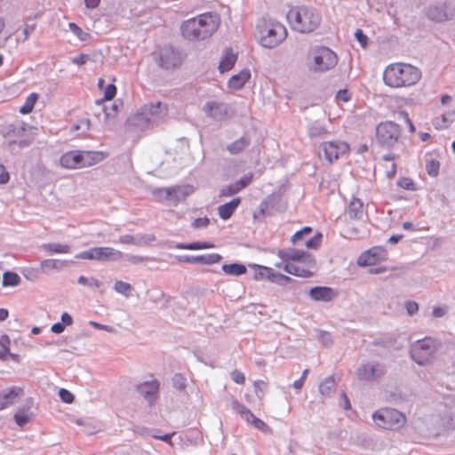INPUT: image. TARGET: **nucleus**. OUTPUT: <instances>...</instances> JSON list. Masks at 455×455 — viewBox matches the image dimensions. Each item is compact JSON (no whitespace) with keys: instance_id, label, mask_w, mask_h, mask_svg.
I'll list each match as a JSON object with an SVG mask.
<instances>
[{"instance_id":"5fc2aeb1","label":"nucleus","mask_w":455,"mask_h":455,"mask_svg":"<svg viewBox=\"0 0 455 455\" xmlns=\"http://www.w3.org/2000/svg\"><path fill=\"white\" fill-rule=\"evenodd\" d=\"M253 175L251 173L244 176L243 179L235 183L239 191L246 188L252 181Z\"/></svg>"},{"instance_id":"774afa93","label":"nucleus","mask_w":455,"mask_h":455,"mask_svg":"<svg viewBox=\"0 0 455 455\" xmlns=\"http://www.w3.org/2000/svg\"><path fill=\"white\" fill-rule=\"evenodd\" d=\"M337 99L343 102H347L350 100V95L347 90H339L337 93Z\"/></svg>"},{"instance_id":"473e14b6","label":"nucleus","mask_w":455,"mask_h":455,"mask_svg":"<svg viewBox=\"0 0 455 455\" xmlns=\"http://www.w3.org/2000/svg\"><path fill=\"white\" fill-rule=\"evenodd\" d=\"M426 170L429 176L436 177L438 175L439 170H440L439 160L432 157L431 156H427Z\"/></svg>"},{"instance_id":"f8f14e48","label":"nucleus","mask_w":455,"mask_h":455,"mask_svg":"<svg viewBox=\"0 0 455 455\" xmlns=\"http://www.w3.org/2000/svg\"><path fill=\"white\" fill-rule=\"evenodd\" d=\"M184 60V55L179 50L173 47H164L160 51L158 65L166 70H174L181 67Z\"/></svg>"},{"instance_id":"f03ea898","label":"nucleus","mask_w":455,"mask_h":455,"mask_svg":"<svg viewBox=\"0 0 455 455\" xmlns=\"http://www.w3.org/2000/svg\"><path fill=\"white\" fill-rule=\"evenodd\" d=\"M220 25V16L215 12H208L185 20L180 29L182 36L188 40H204L211 37Z\"/></svg>"},{"instance_id":"ddd939ff","label":"nucleus","mask_w":455,"mask_h":455,"mask_svg":"<svg viewBox=\"0 0 455 455\" xmlns=\"http://www.w3.org/2000/svg\"><path fill=\"white\" fill-rule=\"evenodd\" d=\"M412 359L422 365L428 363L434 354V341L431 339H424L415 342L411 350Z\"/></svg>"},{"instance_id":"f3484780","label":"nucleus","mask_w":455,"mask_h":455,"mask_svg":"<svg viewBox=\"0 0 455 455\" xmlns=\"http://www.w3.org/2000/svg\"><path fill=\"white\" fill-rule=\"evenodd\" d=\"M137 390L140 395L150 402L157 397L159 392V382L157 380L146 381L138 385Z\"/></svg>"},{"instance_id":"37998d69","label":"nucleus","mask_w":455,"mask_h":455,"mask_svg":"<svg viewBox=\"0 0 455 455\" xmlns=\"http://www.w3.org/2000/svg\"><path fill=\"white\" fill-rule=\"evenodd\" d=\"M312 232V228L310 227H305L302 229L297 231L292 236H291V242L293 244L299 243L303 236L305 235H309Z\"/></svg>"},{"instance_id":"2f4dec72","label":"nucleus","mask_w":455,"mask_h":455,"mask_svg":"<svg viewBox=\"0 0 455 455\" xmlns=\"http://www.w3.org/2000/svg\"><path fill=\"white\" fill-rule=\"evenodd\" d=\"M249 145V140L246 138H240L231 144L228 145V150L232 155H236L244 150V148Z\"/></svg>"},{"instance_id":"8fccbe9b","label":"nucleus","mask_w":455,"mask_h":455,"mask_svg":"<svg viewBox=\"0 0 455 455\" xmlns=\"http://www.w3.org/2000/svg\"><path fill=\"white\" fill-rule=\"evenodd\" d=\"M174 387L179 390H184L186 388V378L181 374H176L172 379Z\"/></svg>"},{"instance_id":"9b49d317","label":"nucleus","mask_w":455,"mask_h":455,"mask_svg":"<svg viewBox=\"0 0 455 455\" xmlns=\"http://www.w3.org/2000/svg\"><path fill=\"white\" fill-rule=\"evenodd\" d=\"M123 252L112 247H93L76 255L80 259L115 260L123 258Z\"/></svg>"},{"instance_id":"338daca9","label":"nucleus","mask_w":455,"mask_h":455,"mask_svg":"<svg viewBox=\"0 0 455 455\" xmlns=\"http://www.w3.org/2000/svg\"><path fill=\"white\" fill-rule=\"evenodd\" d=\"M234 408L243 418L246 415L247 411H250L248 408H246L243 404L239 403L238 402L234 403Z\"/></svg>"},{"instance_id":"6e6d98bb","label":"nucleus","mask_w":455,"mask_h":455,"mask_svg":"<svg viewBox=\"0 0 455 455\" xmlns=\"http://www.w3.org/2000/svg\"><path fill=\"white\" fill-rule=\"evenodd\" d=\"M210 224V220L207 217L203 218H197L196 219L193 223L192 227L194 228H206Z\"/></svg>"},{"instance_id":"bf43d9fd","label":"nucleus","mask_w":455,"mask_h":455,"mask_svg":"<svg viewBox=\"0 0 455 455\" xmlns=\"http://www.w3.org/2000/svg\"><path fill=\"white\" fill-rule=\"evenodd\" d=\"M399 116L404 120V122L408 124L409 132L411 133H414L416 131V128L411 122L409 114L406 111H402L399 113Z\"/></svg>"},{"instance_id":"de8ad7c7","label":"nucleus","mask_w":455,"mask_h":455,"mask_svg":"<svg viewBox=\"0 0 455 455\" xmlns=\"http://www.w3.org/2000/svg\"><path fill=\"white\" fill-rule=\"evenodd\" d=\"M114 288L116 291L121 294H127L132 290L131 284L123 281H116Z\"/></svg>"},{"instance_id":"9d476101","label":"nucleus","mask_w":455,"mask_h":455,"mask_svg":"<svg viewBox=\"0 0 455 455\" xmlns=\"http://www.w3.org/2000/svg\"><path fill=\"white\" fill-rule=\"evenodd\" d=\"M319 148L320 157L323 156L329 164L336 162L350 150L348 143L342 140L323 141L320 144Z\"/></svg>"},{"instance_id":"c9c22d12","label":"nucleus","mask_w":455,"mask_h":455,"mask_svg":"<svg viewBox=\"0 0 455 455\" xmlns=\"http://www.w3.org/2000/svg\"><path fill=\"white\" fill-rule=\"evenodd\" d=\"M10 344H11V340L7 335H2L0 337V346H1L0 359L1 360L7 359V356L10 354L9 353L10 352V349H9Z\"/></svg>"},{"instance_id":"a211bd4d","label":"nucleus","mask_w":455,"mask_h":455,"mask_svg":"<svg viewBox=\"0 0 455 455\" xmlns=\"http://www.w3.org/2000/svg\"><path fill=\"white\" fill-rule=\"evenodd\" d=\"M142 115L146 117H153V116H164L168 113V108L166 105L162 104V102L157 101L156 103H148L145 104L141 109Z\"/></svg>"},{"instance_id":"dca6fc26","label":"nucleus","mask_w":455,"mask_h":455,"mask_svg":"<svg viewBox=\"0 0 455 455\" xmlns=\"http://www.w3.org/2000/svg\"><path fill=\"white\" fill-rule=\"evenodd\" d=\"M309 298L317 302H330L338 296V291L328 286H315L308 291Z\"/></svg>"},{"instance_id":"0eeeda50","label":"nucleus","mask_w":455,"mask_h":455,"mask_svg":"<svg viewBox=\"0 0 455 455\" xmlns=\"http://www.w3.org/2000/svg\"><path fill=\"white\" fill-rule=\"evenodd\" d=\"M376 141L381 148H393L402 139V127L393 121L380 122L376 126Z\"/></svg>"},{"instance_id":"c756f323","label":"nucleus","mask_w":455,"mask_h":455,"mask_svg":"<svg viewBox=\"0 0 455 455\" xmlns=\"http://www.w3.org/2000/svg\"><path fill=\"white\" fill-rule=\"evenodd\" d=\"M39 95L36 92L30 93L25 100L24 104L20 108V113L22 115L30 114L36 103L37 102Z\"/></svg>"},{"instance_id":"7ed1b4c3","label":"nucleus","mask_w":455,"mask_h":455,"mask_svg":"<svg viewBox=\"0 0 455 455\" xmlns=\"http://www.w3.org/2000/svg\"><path fill=\"white\" fill-rule=\"evenodd\" d=\"M421 78V71L408 63L395 62L386 67L383 71L384 84L390 88L409 87Z\"/></svg>"},{"instance_id":"423d86ee","label":"nucleus","mask_w":455,"mask_h":455,"mask_svg":"<svg viewBox=\"0 0 455 455\" xmlns=\"http://www.w3.org/2000/svg\"><path fill=\"white\" fill-rule=\"evenodd\" d=\"M105 156L100 151L70 150L60 156V164L65 169H82L97 164Z\"/></svg>"},{"instance_id":"bb28decb","label":"nucleus","mask_w":455,"mask_h":455,"mask_svg":"<svg viewBox=\"0 0 455 455\" xmlns=\"http://www.w3.org/2000/svg\"><path fill=\"white\" fill-rule=\"evenodd\" d=\"M347 214L350 219H361L363 215V204L361 200L353 199L347 209Z\"/></svg>"},{"instance_id":"e433bc0d","label":"nucleus","mask_w":455,"mask_h":455,"mask_svg":"<svg viewBox=\"0 0 455 455\" xmlns=\"http://www.w3.org/2000/svg\"><path fill=\"white\" fill-rule=\"evenodd\" d=\"M20 281V276L14 272H5L3 275L4 286H15L19 284Z\"/></svg>"},{"instance_id":"20e7f679","label":"nucleus","mask_w":455,"mask_h":455,"mask_svg":"<svg viewBox=\"0 0 455 455\" xmlns=\"http://www.w3.org/2000/svg\"><path fill=\"white\" fill-rule=\"evenodd\" d=\"M287 35L285 26L276 20L262 18L256 24L255 38L265 48L271 49L279 45Z\"/></svg>"},{"instance_id":"2eb2a0df","label":"nucleus","mask_w":455,"mask_h":455,"mask_svg":"<svg viewBox=\"0 0 455 455\" xmlns=\"http://www.w3.org/2000/svg\"><path fill=\"white\" fill-rule=\"evenodd\" d=\"M385 374V369L379 363H365L356 371V377L360 380L372 381L381 378Z\"/></svg>"},{"instance_id":"13d9d810","label":"nucleus","mask_w":455,"mask_h":455,"mask_svg":"<svg viewBox=\"0 0 455 455\" xmlns=\"http://www.w3.org/2000/svg\"><path fill=\"white\" fill-rule=\"evenodd\" d=\"M251 426H253L255 428L264 432L267 433L270 431V428L267 427V425L260 419L256 418L255 420L252 422Z\"/></svg>"},{"instance_id":"f704fd0d","label":"nucleus","mask_w":455,"mask_h":455,"mask_svg":"<svg viewBox=\"0 0 455 455\" xmlns=\"http://www.w3.org/2000/svg\"><path fill=\"white\" fill-rule=\"evenodd\" d=\"M196 263L201 264H214L221 259V256L218 253H210L205 255L196 256Z\"/></svg>"},{"instance_id":"09e8293b","label":"nucleus","mask_w":455,"mask_h":455,"mask_svg":"<svg viewBox=\"0 0 455 455\" xmlns=\"http://www.w3.org/2000/svg\"><path fill=\"white\" fill-rule=\"evenodd\" d=\"M259 274L262 277H265V278L268 279L269 281L273 282V279L275 278L276 272L271 267L261 266V267H259Z\"/></svg>"},{"instance_id":"58836bf2","label":"nucleus","mask_w":455,"mask_h":455,"mask_svg":"<svg viewBox=\"0 0 455 455\" xmlns=\"http://www.w3.org/2000/svg\"><path fill=\"white\" fill-rule=\"evenodd\" d=\"M397 186L404 190L414 191L417 189L416 184L412 179L408 177L400 178L397 182Z\"/></svg>"},{"instance_id":"603ef678","label":"nucleus","mask_w":455,"mask_h":455,"mask_svg":"<svg viewBox=\"0 0 455 455\" xmlns=\"http://www.w3.org/2000/svg\"><path fill=\"white\" fill-rule=\"evenodd\" d=\"M291 281H292V279L291 277H289L288 275H285L276 272L275 276L273 279L272 283H277L280 285H285L287 283H290Z\"/></svg>"},{"instance_id":"aec40b11","label":"nucleus","mask_w":455,"mask_h":455,"mask_svg":"<svg viewBox=\"0 0 455 455\" xmlns=\"http://www.w3.org/2000/svg\"><path fill=\"white\" fill-rule=\"evenodd\" d=\"M204 111L206 116L219 119L228 115L227 108L223 106L222 103L217 101H209L204 107Z\"/></svg>"},{"instance_id":"72a5a7b5","label":"nucleus","mask_w":455,"mask_h":455,"mask_svg":"<svg viewBox=\"0 0 455 455\" xmlns=\"http://www.w3.org/2000/svg\"><path fill=\"white\" fill-rule=\"evenodd\" d=\"M428 17L435 21H443L448 19V14L443 7H433L428 10Z\"/></svg>"},{"instance_id":"cd10ccee","label":"nucleus","mask_w":455,"mask_h":455,"mask_svg":"<svg viewBox=\"0 0 455 455\" xmlns=\"http://www.w3.org/2000/svg\"><path fill=\"white\" fill-rule=\"evenodd\" d=\"M221 268L225 274L235 276L242 275L247 272L246 267L240 263L224 264Z\"/></svg>"},{"instance_id":"ea45409f","label":"nucleus","mask_w":455,"mask_h":455,"mask_svg":"<svg viewBox=\"0 0 455 455\" xmlns=\"http://www.w3.org/2000/svg\"><path fill=\"white\" fill-rule=\"evenodd\" d=\"M45 249L52 253H68L70 251L69 245L61 243H49Z\"/></svg>"},{"instance_id":"3c124183","label":"nucleus","mask_w":455,"mask_h":455,"mask_svg":"<svg viewBox=\"0 0 455 455\" xmlns=\"http://www.w3.org/2000/svg\"><path fill=\"white\" fill-rule=\"evenodd\" d=\"M60 399L66 403H71L74 401V395L65 388H61L59 391Z\"/></svg>"},{"instance_id":"f257e3e1","label":"nucleus","mask_w":455,"mask_h":455,"mask_svg":"<svg viewBox=\"0 0 455 455\" xmlns=\"http://www.w3.org/2000/svg\"><path fill=\"white\" fill-rule=\"evenodd\" d=\"M281 262L275 267L286 273L299 277H311L316 268L315 258L303 251L299 250H280L277 252Z\"/></svg>"},{"instance_id":"412c9836","label":"nucleus","mask_w":455,"mask_h":455,"mask_svg":"<svg viewBox=\"0 0 455 455\" xmlns=\"http://www.w3.org/2000/svg\"><path fill=\"white\" fill-rule=\"evenodd\" d=\"M23 394V389L19 387H12L7 392L0 395V405L3 410L13 404L17 398Z\"/></svg>"},{"instance_id":"4be33fe9","label":"nucleus","mask_w":455,"mask_h":455,"mask_svg":"<svg viewBox=\"0 0 455 455\" xmlns=\"http://www.w3.org/2000/svg\"><path fill=\"white\" fill-rule=\"evenodd\" d=\"M241 203L240 197L233 198L230 202L218 207V213L222 220H228Z\"/></svg>"},{"instance_id":"6e6552de","label":"nucleus","mask_w":455,"mask_h":455,"mask_svg":"<svg viewBox=\"0 0 455 455\" xmlns=\"http://www.w3.org/2000/svg\"><path fill=\"white\" fill-rule=\"evenodd\" d=\"M375 424L383 429L397 430L406 423V417L395 409L383 408L372 414Z\"/></svg>"},{"instance_id":"4d7b16f0","label":"nucleus","mask_w":455,"mask_h":455,"mask_svg":"<svg viewBox=\"0 0 455 455\" xmlns=\"http://www.w3.org/2000/svg\"><path fill=\"white\" fill-rule=\"evenodd\" d=\"M231 378H232L233 381L235 382L236 384L242 385L245 382L244 374L238 370H235L231 372Z\"/></svg>"},{"instance_id":"e2e57ef3","label":"nucleus","mask_w":455,"mask_h":455,"mask_svg":"<svg viewBox=\"0 0 455 455\" xmlns=\"http://www.w3.org/2000/svg\"><path fill=\"white\" fill-rule=\"evenodd\" d=\"M355 36L358 42L360 43L361 46L363 48L366 47L368 37L366 35L363 34V30L357 29L355 33Z\"/></svg>"},{"instance_id":"052dcab7","label":"nucleus","mask_w":455,"mask_h":455,"mask_svg":"<svg viewBox=\"0 0 455 455\" xmlns=\"http://www.w3.org/2000/svg\"><path fill=\"white\" fill-rule=\"evenodd\" d=\"M239 192V188L235 184L225 187L220 193V196H229Z\"/></svg>"},{"instance_id":"c85d7f7f","label":"nucleus","mask_w":455,"mask_h":455,"mask_svg":"<svg viewBox=\"0 0 455 455\" xmlns=\"http://www.w3.org/2000/svg\"><path fill=\"white\" fill-rule=\"evenodd\" d=\"M105 80L104 78H99L98 80V87L100 91H103V100H111L115 98L116 94V86L112 83L104 87Z\"/></svg>"},{"instance_id":"4468645a","label":"nucleus","mask_w":455,"mask_h":455,"mask_svg":"<svg viewBox=\"0 0 455 455\" xmlns=\"http://www.w3.org/2000/svg\"><path fill=\"white\" fill-rule=\"evenodd\" d=\"M387 251L380 246H375L360 255L357 259L359 266H374L387 259Z\"/></svg>"},{"instance_id":"4c0bfd02","label":"nucleus","mask_w":455,"mask_h":455,"mask_svg":"<svg viewBox=\"0 0 455 455\" xmlns=\"http://www.w3.org/2000/svg\"><path fill=\"white\" fill-rule=\"evenodd\" d=\"M41 267L44 271L60 269L62 267L63 263L60 259H49L41 262Z\"/></svg>"},{"instance_id":"c03bdc74","label":"nucleus","mask_w":455,"mask_h":455,"mask_svg":"<svg viewBox=\"0 0 455 455\" xmlns=\"http://www.w3.org/2000/svg\"><path fill=\"white\" fill-rule=\"evenodd\" d=\"M255 394L260 399L263 398L265 391L267 387V383L264 380H256L253 384Z\"/></svg>"},{"instance_id":"b1692460","label":"nucleus","mask_w":455,"mask_h":455,"mask_svg":"<svg viewBox=\"0 0 455 455\" xmlns=\"http://www.w3.org/2000/svg\"><path fill=\"white\" fill-rule=\"evenodd\" d=\"M455 120L454 112L443 113L435 116L432 121L433 125L437 130L448 128Z\"/></svg>"},{"instance_id":"864d4df0","label":"nucleus","mask_w":455,"mask_h":455,"mask_svg":"<svg viewBox=\"0 0 455 455\" xmlns=\"http://www.w3.org/2000/svg\"><path fill=\"white\" fill-rule=\"evenodd\" d=\"M156 240L155 235H143L137 237V245L150 244Z\"/></svg>"},{"instance_id":"5701e85b","label":"nucleus","mask_w":455,"mask_h":455,"mask_svg":"<svg viewBox=\"0 0 455 455\" xmlns=\"http://www.w3.org/2000/svg\"><path fill=\"white\" fill-rule=\"evenodd\" d=\"M337 388V384L333 376L325 378L319 385V392L323 398L332 396Z\"/></svg>"},{"instance_id":"680f3d73","label":"nucleus","mask_w":455,"mask_h":455,"mask_svg":"<svg viewBox=\"0 0 455 455\" xmlns=\"http://www.w3.org/2000/svg\"><path fill=\"white\" fill-rule=\"evenodd\" d=\"M0 185L7 184L10 180V174L4 164H0Z\"/></svg>"},{"instance_id":"393cba45","label":"nucleus","mask_w":455,"mask_h":455,"mask_svg":"<svg viewBox=\"0 0 455 455\" xmlns=\"http://www.w3.org/2000/svg\"><path fill=\"white\" fill-rule=\"evenodd\" d=\"M237 55L232 52L231 50H226L224 55L220 62L219 70L221 73L229 71L235 64Z\"/></svg>"},{"instance_id":"a19ab883","label":"nucleus","mask_w":455,"mask_h":455,"mask_svg":"<svg viewBox=\"0 0 455 455\" xmlns=\"http://www.w3.org/2000/svg\"><path fill=\"white\" fill-rule=\"evenodd\" d=\"M328 133L327 129L322 125H312L308 130L311 138L323 137Z\"/></svg>"},{"instance_id":"7c9ffc66","label":"nucleus","mask_w":455,"mask_h":455,"mask_svg":"<svg viewBox=\"0 0 455 455\" xmlns=\"http://www.w3.org/2000/svg\"><path fill=\"white\" fill-rule=\"evenodd\" d=\"M214 247V244L208 242H195L191 243H178L176 248L181 250H203V249H212Z\"/></svg>"},{"instance_id":"0e129e2a","label":"nucleus","mask_w":455,"mask_h":455,"mask_svg":"<svg viewBox=\"0 0 455 455\" xmlns=\"http://www.w3.org/2000/svg\"><path fill=\"white\" fill-rule=\"evenodd\" d=\"M119 243L123 244H137V237L131 235H124L119 237Z\"/></svg>"},{"instance_id":"a18cd8bd","label":"nucleus","mask_w":455,"mask_h":455,"mask_svg":"<svg viewBox=\"0 0 455 455\" xmlns=\"http://www.w3.org/2000/svg\"><path fill=\"white\" fill-rule=\"evenodd\" d=\"M14 419L20 427H23L29 421L30 417L26 411H19L15 413Z\"/></svg>"},{"instance_id":"a878e982","label":"nucleus","mask_w":455,"mask_h":455,"mask_svg":"<svg viewBox=\"0 0 455 455\" xmlns=\"http://www.w3.org/2000/svg\"><path fill=\"white\" fill-rule=\"evenodd\" d=\"M177 195V189L174 188H156L153 191V196L158 202H165L172 200Z\"/></svg>"},{"instance_id":"6ab92c4d","label":"nucleus","mask_w":455,"mask_h":455,"mask_svg":"<svg viewBox=\"0 0 455 455\" xmlns=\"http://www.w3.org/2000/svg\"><path fill=\"white\" fill-rule=\"evenodd\" d=\"M251 78V72L249 69H243L239 73L232 76L228 80V86L230 90H241L244 84Z\"/></svg>"},{"instance_id":"69168bd1","label":"nucleus","mask_w":455,"mask_h":455,"mask_svg":"<svg viewBox=\"0 0 455 455\" xmlns=\"http://www.w3.org/2000/svg\"><path fill=\"white\" fill-rule=\"evenodd\" d=\"M90 325L95 329L106 331L108 332H113L114 329L111 326L104 325L94 321L90 322Z\"/></svg>"},{"instance_id":"79ce46f5","label":"nucleus","mask_w":455,"mask_h":455,"mask_svg":"<svg viewBox=\"0 0 455 455\" xmlns=\"http://www.w3.org/2000/svg\"><path fill=\"white\" fill-rule=\"evenodd\" d=\"M69 28L71 31L82 41H85L90 38V34L84 32L80 27H78L76 23H69Z\"/></svg>"},{"instance_id":"49530a36","label":"nucleus","mask_w":455,"mask_h":455,"mask_svg":"<svg viewBox=\"0 0 455 455\" xmlns=\"http://www.w3.org/2000/svg\"><path fill=\"white\" fill-rule=\"evenodd\" d=\"M322 234L318 233L315 236L306 241V247L308 249H317L322 242Z\"/></svg>"},{"instance_id":"1a4fd4ad","label":"nucleus","mask_w":455,"mask_h":455,"mask_svg":"<svg viewBox=\"0 0 455 455\" xmlns=\"http://www.w3.org/2000/svg\"><path fill=\"white\" fill-rule=\"evenodd\" d=\"M337 54L330 48L318 46L311 52L309 68L314 72H326L333 68L338 63Z\"/></svg>"},{"instance_id":"39448f33","label":"nucleus","mask_w":455,"mask_h":455,"mask_svg":"<svg viewBox=\"0 0 455 455\" xmlns=\"http://www.w3.org/2000/svg\"><path fill=\"white\" fill-rule=\"evenodd\" d=\"M287 19L293 29L301 33H310L319 27L322 21L320 12L308 6H296L287 13Z\"/></svg>"}]
</instances>
